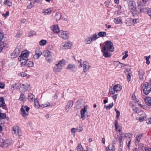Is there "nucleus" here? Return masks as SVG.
Here are the masks:
<instances>
[{
	"mask_svg": "<svg viewBox=\"0 0 151 151\" xmlns=\"http://www.w3.org/2000/svg\"><path fill=\"white\" fill-rule=\"evenodd\" d=\"M114 49L113 44L111 42L109 41H106L101 49V52L103 53V56L105 57H110L111 55L108 51L113 52Z\"/></svg>",
	"mask_w": 151,
	"mask_h": 151,
	"instance_id": "1",
	"label": "nucleus"
},
{
	"mask_svg": "<svg viewBox=\"0 0 151 151\" xmlns=\"http://www.w3.org/2000/svg\"><path fill=\"white\" fill-rule=\"evenodd\" d=\"M29 52L28 51L23 52L21 55L18 58V60L21 62L22 66L25 65L26 64V61L28 60V57Z\"/></svg>",
	"mask_w": 151,
	"mask_h": 151,
	"instance_id": "2",
	"label": "nucleus"
},
{
	"mask_svg": "<svg viewBox=\"0 0 151 151\" xmlns=\"http://www.w3.org/2000/svg\"><path fill=\"white\" fill-rule=\"evenodd\" d=\"M65 65V62L63 60L56 62L53 68V71L55 73L59 72L62 70V67Z\"/></svg>",
	"mask_w": 151,
	"mask_h": 151,
	"instance_id": "3",
	"label": "nucleus"
},
{
	"mask_svg": "<svg viewBox=\"0 0 151 151\" xmlns=\"http://www.w3.org/2000/svg\"><path fill=\"white\" fill-rule=\"evenodd\" d=\"M12 140L11 139L6 140H0V146L3 147H6L9 146L12 143Z\"/></svg>",
	"mask_w": 151,
	"mask_h": 151,
	"instance_id": "4",
	"label": "nucleus"
},
{
	"mask_svg": "<svg viewBox=\"0 0 151 151\" xmlns=\"http://www.w3.org/2000/svg\"><path fill=\"white\" fill-rule=\"evenodd\" d=\"M143 91L145 95L148 94L151 91V85L147 82H146L143 85Z\"/></svg>",
	"mask_w": 151,
	"mask_h": 151,
	"instance_id": "5",
	"label": "nucleus"
},
{
	"mask_svg": "<svg viewBox=\"0 0 151 151\" xmlns=\"http://www.w3.org/2000/svg\"><path fill=\"white\" fill-rule=\"evenodd\" d=\"M29 108L27 106H22L21 108V114L24 117H25L29 114L28 111Z\"/></svg>",
	"mask_w": 151,
	"mask_h": 151,
	"instance_id": "6",
	"label": "nucleus"
},
{
	"mask_svg": "<svg viewBox=\"0 0 151 151\" xmlns=\"http://www.w3.org/2000/svg\"><path fill=\"white\" fill-rule=\"evenodd\" d=\"M12 134L15 136L20 137L21 136V132L19 129V127L17 126H14L12 127Z\"/></svg>",
	"mask_w": 151,
	"mask_h": 151,
	"instance_id": "7",
	"label": "nucleus"
},
{
	"mask_svg": "<svg viewBox=\"0 0 151 151\" xmlns=\"http://www.w3.org/2000/svg\"><path fill=\"white\" fill-rule=\"evenodd\" d=\"M58 35L60 37L64 40L67 39L69 37V34L67 31L63 30L60 31Z\"/></svg>",
	"mask_w": 151,
	"mask_h": 151,
	"instance_id": "8",
	"label": "nucleus"
},
{
	"mask_svg": "<svg viewBox=\"0 0 151 151\" xmlns=\"http://www.w3.org/2000/svg\"><path fill=\"white\" fill-rule=\"evenodd\" d=\"M120 136L118 137V140L119 143V146L120 148L121 147L122 148V146L123 144V141L124 138L125 137L126 135L124 133H120Z\"/></svg>",
	"mask_w": 151,
	"mask_h": 151,
	"instance_id": "9",
	"label": "nucleus"
},
{
	"mask_svg": "<svg viewBox=\"0 0 151 151\" xmlns=\"http://www.w3.org/2000/svg\"><path fill=\"white\" fill-rule=\"evenodd\" d=\"M72 42L70 41L68 42H65L62 43L61 48L62 49H70L72 46Z\"/></svg>",
	"mask_w": 151,
	"mask_h": 151,
	"instance_id": "10",
	"label": "nucleus"
},
{
	"mask_svg": "<svg viewBox=\"0 0 151 151\" xmlns=\"http://www.w3.org/2000/svg\"><path fill=\"white\" fill-rule=\"evenodd\" d=\"M51 52L50 51H46L44 55V56L46 58V60L49 63L52 60V57Z\"/></svg>",
	"mask_w": 151,
	"mask_h": 151,
	"instance_id": "11",
	"label": "nucleus"
},
{
	"mask_svg": "<svg viewBox=\"0 0 151 151\" xmlns=\"http://www.w3.org/2000/svg\"><path fill=\"white\" fill-rule=\"evenodd\" d=\"M20 52L18 48H16L11 55V58H13L17 57L20 54Z\"/></svg>",
	"mask_w": 151,
	"mask_h": 151,
	"instance_id": "12",
	"label": "nucleus"
},
{
	"mask_svg": "<svg viewBox=\"0 0 151 151\" xmlns=\"http://www.w3.org/2000/svg\"><path fill=\"white\" fill-rule=\"evenodd\" d=\"M83 72L86 73L90 68V66L89 63L86 61H84L83 62Z\"/></svg>",
	"mask_w": 151,
	"mask_h": 151,
	"instance_id": "13",
	"label": "nucleus"
},
{
	"mask_svg": "<svg viewBox=\"0 0 151 151\" xmlns=\"http://www.w3.org/2000/svg\"><path fill=\"white\" fill-rule=\"evenodd\" d=\"M20 86L21 88L23 89L24 91H29L31 89L30 85L27 83L24 84H21Z\"/></svg>",
	"mask_w": 151,
	"mask_h": 151,
	"instance_id": "14",
	"label": "nucleus"
},
{
	"mask_svg": "<svg viewBox=\"0 0 151 151\" xmlns=\"http://www.w3.org/2000/svg\"><path fill=\"white\" fill-rule=\"evenodd\" d=\"M87 106L86 105L83 108H82L81 111V118L83 120L85 119V114L87 111Z\"/></svg>",
	"mask_w": 151,
	"mask_h": 151,
	"instance_id": "15",
	"label": "nucleus"
},
{
	"mask_svg": "<svg viewBox=\"0 0 151 151\" xmlns=\"http://www.w3.org/2000/svg\"><path fill=\"white\" fill-rule=\"evenodd\" d=\"M51 29L54 32L58 34L59 32H60L59 28L57 25H55L51 26L50 27Z\"/></svg>",
	"mask_w": 151,
	"mask_h": 151,
	"instance_id": "16",
	"label": "nucleus"
},
{
	"mask_svg": "<svg viewBox=\"0 0 151 151\" xmlns=\"http://www.w3.org/2000/svg\"><path fill=\"white\" fill-rule=\"evenodd\" d=\"M66 68L72 71L75 72L77 70L76 66L74 64H68Z\"/></svg>",
	"mask_w": 151,
	"mask_h": 151,
	"instance_id": "17",
	"label": "nucleus"
},
{
	"mask_svg": "<svg viewBox=\"0 0 151 151\" xmlns=\"http://www.w3.org/2000/svg\"><path fill=\"white\" fill-rule=\"evenodd\" d=\"M73 104V102L72 101H69L67 104L65 106V110L67 112H68L69 110L72 107V106Z\"/></svg>",
	"mask_w": 151,
	"mask_h": 151,
	"instance_id": "18",
	"label": "nucleus"
},
{
	"mask_svg": "<svg viewBox=\"0 0 151 151\" xmlns=\"http://www.w3.org/2000/svg\"><path fill=\"white\" fill-rule=\"evenodd\" d=\"M114 22L117 24H122V19L121 17L115 18L114 20Z\"/></svg>",
	"mask_w": 151,
	"mask_h": 151,
	"instance_id": "19",
	"label": "nucleus"
},
{
	"mask_svg": "<svg viewBox=\"0 0 151 151\" xmlns=\"http://www.w3.org/2000/svg\"><path fill=\"white\" fill-rule=\"evenodd\" d=\"M143 134V133H142L140 134L139 135L137 136L135 142V144L136 145H139L140 140Z\"/></svg>",
	"mask_w": 151,
	"mask_h": 151,
	"instance_id": "20",
	"label": "nucleus"
},
{
	"mask_svg": "<svg viewBox=\"0 0 151 151\" xmlns=\"http://www.w3.org/2000/svg\"><path fill=\"white\" fill-rule=\"evenodd\" d=\"M150 8L147 7H140L139 8V12L140 13H147Z\"/></svg>",
	"mask_w": 151,
	"mask_h": 151,
	"instance_id": "21",
	"label": "nucleus"
},
{
	"mask_svg": "<svg viewBox=\"0 0 151 151\" xmlns=\"http://www.w3.org/2000/svg\"><path fill=\"white\" fill-rule=\"evenodd\" d=\"M146 104L149 106H151V97H148L145 99Z\"/></svg>",
	"mask_w": 151,
	"mask_h": 151,
	"instance_id": "22",
	"label": "nucleus"
},
{
	"mask_svg": "<svg viewBox=\"0 0 151 151\" xmlns=\"http://www.w3.org/2000/svg\"><path fill=\"white\" fill-rule=\"evenodd\" d=\"M139 79L141 80H142L143 79V76L145 74V72L144 71L142 70L141 69L139 71Z\"/></svg>",
	"mask_w": 151,
	"mask_h": 151,
	"instance_id": "23",
	"label": "nucleus"
},
{
	"mask_svg": "<svg viewBox=\"0 0 151 151\" xmlns=\"http://www.w3.org/2000/svg\"><path fill=\"white\" fill-rule=\"evenodd\" d=\"M135 4L134 2H132L129 4V8L132 9V12L135 10L136 9V8L135 6Z\"/></svg>",
	"mask_w": 151,
	"mask_h": 151,
	"instance_id": "24",
	"label": "nucleus"
},
{
	"mask_svg": "<svg viewBox=\"0 0 151 151\" xmlns=\"http://www.w3.org/2000/svg\"><path fill=\"white\" fill-rule=\"evenodd\" d=\"M92 39L90 37H87L85 39L84 42L86 44H90L92 42Z\"/></svg>",
	"mask_w": 151,
	"mask_h": 151,
	"instance_id": "25",
	"label": "nucleus"
},
{
	"mask_svg": "<svg viewBox=\"0 0 151 151\" xmlns=\"http://www.w3.org/2000/svg\"><path fill=\"white\" fill-rule=\"evenodd\" d=\"M116 91H120L122 89V86L119 84H117L114 86Z\"/></svg>",
	"mask_w": 151,
	"mask_h": 151,
	"instance_id": "26",
	"label": "nucleus"
},
{
	"mask_svg": "<svg viewBox=\"0 0 151 151\" xmlns=\"http://www.w3.org/2000/svg\"><path fill=\"white\" fill-rule=\"evenodd\" d=\"M125 135H126L125 137L128 138L127 141L128 142H131L132 135L129 133H125Z\"/></svg>",
	"mask_w": 151,
	"mask_h": 151,
	"instance_id": "27",
	"label": "nucleus"
},
{
	"mask_svg": "<svg viewBox=\"0 0 151 151\" xmlns=\"http://www.w3.org/2000/svg\"><path fill=\"white\" fill-rule=\"evenodd\" d=\"M61 17V16L60 13H56L55 15V18L56 21L59 20Z\"/></svg>",
	"mask_w": 151,
	"mask_h": 151,
	"instance_id": "28",
	"label": "nucleus"
},
{
	"mask_svg": "<svg viewBox=\"0 0 151 151\" xmlns=\"http://www.w3.org/2000/svg\"><path fill=\"white\" fill-rule=\"evenodd\" d=\"M25 65L29 67H32L34 66V63L33 62L28 60L26 61V64H25Z\"/></svg>",
	"mask_w": 151,
	"mask_h": 151,
	"instance_id": "29",
	"label": "nucleus"
},
{
	"mask_svg": "<svg viewBox=\"0 0 151 151\" xmlns=\"http://www.w3.org/2000/svg\"><path fill=\"white\" fill-rule=\"evenodd\" d=\"M52 10L50 8L45 9L43 10L42 12L45 13L47 15L50 14Z\"/></svg>",
	"mask_w": 151,
	"mask_h": 151,
	"instance_id": "30",
	"label": "nucleus"
},
{
	"mask_svg": "<svg viewBox=\"0 0 151 151\" xmlns=\"http://www.w3.org/2000/svg\"><path fill=\"white\" fill-rule=\"evenodd\" d=\"M47 50L46 51H50V52H52L54 50V48L53 45H48L47 47Z\"/></svg>",
	"mask_w": 151,
	"mask_h": 151,
	"instance_id": "31",
	"label": "nucleus"
},
{
	"mask_svg": "<svg viewBox=\"0 0 151 151\" xmlns=\"http://www.w3.org/2000/svg\"><path fill=\"white\" fill-rule=\"evenodd\" d=\"M106 35V32H100L98 33V35L100 37H105Z\"/></svg>",
	"mask_w": 151,
	"mask_h": 151,
	"instance_id": "32",
	"label": "nucleus"
},
{
	"mask_svg": "<svg viewBox=\"0 0 151 151\" xmlns=\"http://www.w3.org/2000/svg\"><path fill=\"white\" fill-rule=\"evenodd\" d=\"M92 39V41L96 40L99 37H97V35L95 34L93 35L92 36L90 37Z\"/></svg>",
	"mask_w": 151,
	"mask_h": 151,
	"instance_id": "33",
	"label": "nucleus"
},
{
	"mask_svg": "<svg viewBox=\"0 0 151 151\" xmlns=\"http://www.w3.org/2000/svg\"><path fill=\"white\" fill-rule=\"evenodd\" d=\"M34 97V96L33 94L30 93L29 94L28 99L30 101H33Z\"/></svg>",
	"mask_w": 151,
	"mask_h": 151,
	"instance_id": "34",
	"label": "nucleus"
},
{
	"mask_svg": "<svg viewBox=\"0 0 151 151\" xmlns=\"http://www.w3.org/2000/svg\"><path fill=\"white\" fill-rule=\"evenodd\" d=\"M47 43V41L44 40H42L39 42V44L41 46H44Z\"/></svg>",
	"mask_w": 151,
	"mask_h": 151,
	"instance_id": "35",
	"label": "nucleus"
},
{
	"mask_svg": "<svg viewBox=\"0 0 151 151\" xmlns=\"http://www.w3.org/2000/svg\"><path fill=\"white\" fill-rule=\"evenodd\" d=\"M83 148L81 144H79L77 147L76 149L77 151H83Z\"/></svg>",
	"mask_w": 151,
	"mask_h": 151,
	"instance_id": "36",
	"label": "nucleus"
},
{
	"mask_svg": "<svg viewBox=\"0 0 151 151\" xmlns=\"http://www.w3.org/2000/svg\"><path fill=\"white\" fill-rule=\"evenodd\" d=\"M132 22L133 24H136L139 22V20L138 18L134 19L132 20Z\"/></svg>",
	"mask_w": 151,
	"mask_h": 151,
	"instance_id": "37",
	"label": "nucleus"
},
{
	"mask_svg": "<svg viewBox=\"0 0 151 151\" xmlns=\"http://www.w3.org/2000/svg\"><path fill=\"white\" fill-rule=\"evenodd\" d=\"M132 13L134 17H136L138 16L139 14V12L137 11L136 10V9L132 11Z\"/></svg>",
	"mask_w": 151,
	"mask_h": 151,
	"instance_id": "38",
	"label": "nucleus"
},
{
	"mask_svg": "<svg viewBox=\"0 0 151 151\" xmlns=\"http://www.w3.org/2000/svg\"><path fill=\"white\" fill-rule=\"evenodd\" d=\"M115 91L114 89V87L113 88L112 87H110L109 89V93L111 94H114Z\"/></svg>",
	"mask_w": 151,
	"mask_h": 151,
	"instance_id": "39",
	"label": "nucleus"
},
{
	"mask_svg": "<svg viewBox=\"0 0 151 151\" xmlns=\"http://www.w3.org/2000/svg\"><path fill=\"white\" fill-rule=\"evenodd\" d=\"M113 103H112L110 104L108 106H106L105 105H104V107L106 108L107 109H110L113 107Z\"/></svg>",
	"mask_w": 151,
	"mask_h": 151,
	"instance_id": "40",
	"label": "nucleus"
},
{
	"mask_svg": "<svg viewBox=\"0 0 151 151\" xmlns=\"http://www.w3.org/2000/svg\"><path fill=\"white\" fill-rule=\"evenodd\" d=\"M5 1H6L4 2V4L5 5H6L9 6H12V3L9 1L8 0H5Z\"/></svg>",
	"mask_w": 151,
	"mask_h": 151,
	"instance_id": "41",
	"label": "nucleus"
},
{
	"mask_svg": "<svg viewBox=\"0 0 151 151\" xmlns=\"http://www.w3.org/2000/svg\"><path fill=\"white\" fill-rule=\"evenodd\" d=\"M111 0H108L106 1L104 3L106 7H108L111 4Z\"/></svg>",
	"mask_w": 151,
	"mask_h": 151,
	"instance_id": "42",
	"label": "nucleus"
},
{
	"mask_svg": "<svg viewBox=\"0 0 151 151\" xmlns=\"http://www.w3.org/2000/svg\"><path fill=\"white\" fill-rule=\"evenodd\" d=\"M50 105V104L49 102H47L45 104H42L40 105H39V107H45L49 106Z\"/></svg>",
	"mask_w": 151,
	"mask_h": 151,
	"instance_id": "43",
	"label": "nucleus"
},
{
	"mask_svg": "<svg viewBox=\"0 0 151 151\" xmlns=\"http://www.w3.org/2000/svg\"><path fill=\"white\" fill-rule=\"evenodd\" d=\"M115 63L116 64L118 65H119V64L122 65V66H120V67H124L126 65L125 64L123 63H121L118 61L115 62Z\"/></svg>",
	"mask_w": 151,
	"mask_h": 151,
	"instance_id": "44",
	"label": "nucleus"
},
{
	"mask_svg": "<svg viewBox=\"0 0 151 151\" xmlns=\"http://www.w3.org/2000/svg\"><path fill=\"white\" fill-rule=\"evenodd\" d=\"M59 94V92L58 91H57L55 94L54 96V98L55 99H58V95Z\"/></svg>",
	"mask_w": 151,
	"mask_h": 151,
	"instance_id": "45",
	"label": "nucleus"
},
{
	"mask_svg": "<svg viewBox=\"0 0 151 151\" xmlns=\"http://www.w3.org/2000/svg\"><path fill=\"white\" fill-rule=\"evenodd\" d=\"M115 111L116 113V117L117 119H118L119 118V116L120 112L116 109H115Z\"/></svg>",
	"mask_w": 151,
	"mask_h": 151,
	"instance_id": "46",
	"label": "nucleus"
},
{
	"mask_svg": "<svg viewBox=\"0 0 151 151\" xmlns=\"http://www.w3.org/2000/svg\"><path fill=\"white\" fill-rule=\"evenodd\" d=\"M34 104L35 107L37 108H38V100L37 98L35 100Z\"/></svg>",
	"mask_w": 151,
	"mask_h": 151,
	"instance_id": "47",
	"label": "nucleus"
},
{
	"mask_svg": "<svg viewBox=\"0 0 151 151\" xmlns=\"http://www.w3.org/2000/svg\"><path fill=\"white\" fill-rule=\"evenodd\" d=\"M19 75L21 76L24 77L26 76H27V74L24 72H22L19 73Z\"/></svg>",
	"mask_w": 151,
	"mask_h": 151,
	"instance_id": "48",
	"label": "nucleus"
},
{
	"mask_svg": "<svg viewBox=\"0 0 151 151\" xmlns=\"http://www.w3.org/2000/svg\"><path fill=\"white\" fill-rule=\"evenodd\" d=\"M5 104L4 102H0V107H2L4 109L6 108Z\"/></svg>",
	"mask_w": 151,
	"mask_h": 151,
	"instance_id": "49",
	"label": "nucleus"
},
{
	"mask_svg": "<svg viewBox=\"0 0 151 151\" xmlns=\"http://www.w3.org/2000/svg\"><path fill=\"white\" fill-rule=\"evenodd\" d=\"M62 19L63 20H65L67 22H68V19L67 18V17L65 16H63L62 17Z\"/></svg>",
	"mask_w": 151,
	"mask_h": 151,
	"instance_id": "50",
	"label": "nucleus"
},
{
	"mask_svg": "<svg viewBox=\"0 0 151 151\" xmlns=\"http://www.w3.org/2000/svg\"><path fill=\"white\" fill-rule=\"evenodd\" d=\"M35 34V32L34 31H30L28 34V36L30 37L33 36Z\"/></svg>",
	"mask_w": 151,
	"mask_h": 151,
	"instance_id": "51",
	"label": "nucleus"
},
{
	"mask_svg": "<svg viewBox=\"0 0 151 151\" xmlns=\"http://www.w3.org/2000/svg\"><path fill=\"white\" fill-rule=\"evenodd\" d=\"M138 145L139 146V148L141 150H143L145 148L144 144L142 143H140Z\"/></svg>",
	"mask_w": 151,
	"mask_h": 151,
	"instance_id": "52",
	"label": "nucleus"
},
{
	"mask_svg": "<svg viewBox=\"0 0 151 151\" xmlns=\"http://www.w3.org/2000/svg\"><path fill=\"white\" fill-rule=\"evenodd\" d=\"M19 99L22 101L25 99V96L23 94H21L20 96Z\"/></svg>",
	"mask_w": 151,
	"mask_h": 151,
	"instance_id": "53",
	"label": "nucleus"
},
{
	"mask_svg": "<svg viewBox=\"0 0 151 151\" xmlns=\"http://www.w3.org/2000/svg\"><path fill=\"white\" fill-rule=\"evenodd\" d=\"M127 80L128 82H129L131 80V76L130 75V73H129L128 75L127 76Z\"/></svg>",
	"mask_w": 151,
	"mask_h": 151,
	"instance_id": "54",
	"label": "nucleus"
},
{
	"mask_svg": "<svg viewBox=\"0 0 151 151\" xmlns=\"http://www.w3.org/2000/svg\"><path fill=\"white\" fill-rule=\"evenodd\" d=\"M78 67L79 68H81L82 67L81 60H80L78 61Z\"/></svg>",
	"mask_w": 151,
	"mask_h": 151,
	"instance_id": "55",
	"label": "nucleus"
},
{
	"mask_svg": "<svg viewBox=\"0 0 151 151\" xmlns=\"http://www.w3.org/2000/svg\"><path fill=\"white\" fill-rule=\"evenodd\" d=\"M146 118V116H144L143 117H140L139 119V120L141 122H142Z\"/></svg>",
	"mask_w": 151,
	"mask_h": 151,
	"instance_id": "56",
	"label": "nucleus"
},
{
	"mask_svg": "<svg viewBox=\"0 0 151 151\" xmlns=\"http://www.w3.org/2000/svg\"><path fill=\"white\" fill-rule=\"evenodd\" d=\"M35 52L36 53L33 55V57L34 59L37 60L38 59V53L37 52V51H36Z\"/></svg>",
	"mask_w": 151,
	"mask_h": 151,
	"instance_id": "57",
	"label": "nucleus"
},
{
	"mask_svg": "<svg viewBox=\"0 0 151 151\" xmlns=\"http://www.w3.org/2000/svg\"><path fill=\"white\" fill-rule=\"evenodd\" d=\"M146 121L147 124H151V117L147 119Z\"/></svg>",
	"mask_w": 151,
	"mask_h": 151,
	"instance_id": "58",
	"label": "nucleus"
},
{
	"mask_svg": "<svg viewBox=\"0 0 151 151\" xmlns=\"http://www.w3.org/2000/svg\"><path fill=\"white\" fill-rule=\"evenodd\" d=\"M114 14H117L119 15H121V12L119 10H117V11H115Z\"/></svg>",
	"mask_w": 151,
	"mask_h": 151,
	"instance_id": "59",
	"label": "nucleus"
},
{
	"mask_svg": "<svg viewBox=\"0 0 151 151\" xmlns=\"http://www.w3.org/2000/svg\"><path fill=\"white\" fill-rule=\"evenodd\" d=\"M4 87V84L3 83H0V88H3Z\"/></svg>",
	"mask_w": 151,
	"mask_h": 151,
	"instance_id": "60",
	"label": "nucleus"
},
{
	"mask_svg": "<svg viewBox=\"0 0 151 151\" xmlns=\"http://www.w3.org/2000/svg\"><path fill=\"white\" fill-rule=\"evenodd\" d=\"M9 14V12L7 11L6 12V13L4 14L3 15L5 17H6L7 16H8Z\"/></svg>",
	"mask_w": 151,
	"mask_h": 151,
	"instance_id": "61",
	"label": "nucleus"
},
{
	"mask_svg": "<svg viewBox=\"0 0 151 151\" xmlns=\"http://www.w3.org/2000/svg\"><path fill=\"white\" fill-rule=\"evenodd\" d=\"M83 129V128L82 127L80 128V129H76V130L78 132H81Z\"/></svg>",
	"mask_w": 151,
	"mask_h": 151,
	"instance_id": "62",
	"label": "nucleus"
},
{
	"mask_svg": "<svg viewBox=\"0 0 151 151\" xmlns=\"http://www.w3.org/2000/svg\"><path fill=\"white\" fill-rule=\"evenodd\" d=\"M147 13L150 17L151 16V9L150 8Z\"/></svg>",
	"mask_w": 151,
	"mask_h": 151,
	"instance_id": "63",
	"label": "nucleus"
},
{
	"mask_svg": "<svg viewBox=\"0 0 151 151\" xmlns=\"http://www.w3.org/2000/svg\"><path fill=\"white\" fill-rule=\"evenodd\" d=\"M83 151H92V149L90 147L88 148L86 150H84Z\"/></svg>",
	"mask_w": 151,
	"mask_h": 151,
	"instance_id": "64",
	"label": "nucleus"
}]
</instances>
